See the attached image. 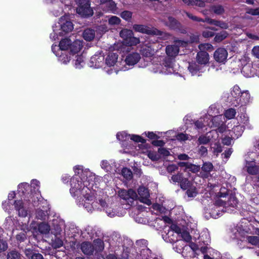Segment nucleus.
Instances as JSON below:
<instances>
[{"mask_svg":"<svg viewBox=\"0 0 259 259\" xmlns=\"http://www.w3.org/2000/svg\"><path fill=\"white\" fill-rule=\"evenodd\" d=\"M74 176L70 179V193L76 197V203L83 206L88 211L92 212L96 207L95 202V189L98 188L101 177L96 176L89 169H83L82 167H74Z\"/></svg>","mask_w":259,"mask_h":259,"instance_id":"obj_1","label":"nucleus"},{"mask_svg":"<svg viewBox=\"0 0 259 259\" xmlns=\"http://www.w3.org/2000/svg\"><path fill=\"white\" fill-rule=\"evenodd\" d=\"M82 48V42L80 40H76L72 42L70 39L65 38L62 39L60 41L59 46L53 45L52 50L53 53H56V51L67 52L68 50L70 51V54L75 55L81 51Z\"/></svg>","mask_w":259,"mask_h":259,"instance_id":"obj_2","label":"nucleus"},{"mask_svg":"<svg viewBox=\"0 0 259 259\" xmlns=\"http://www.w3.org/2000/svg\"><path fill=\"white\" fill-rule=\"evenodd\" d=\"M73 29L72 23L68 16L61 17L57 23L53 26V32L50 34V38L53 40H56L59 36H63L71 31Z\"/></svg>","mask_w":259,"mask_h":259,"instance_id":"obj_3","label":"nucleus"},{"mask_svg":"<svg viewBox=\"0 0 259 259\" xmlns=\"http://www.w3.org/2000/svg\"><path fill=\"white\" fill-rule=\"evenodd\" d=\"M250 94L248 91H241L238 85H235L231 91L230 102L235 107L243 106L249 102Z\"/></svg>","mask_w":259,"mask_h":259,"instance_id":"obj_4","label":"nucleus"},{"mask_svg":"<svg viewBox=\"0 0 259 259\" xmlns=\"http://www.w3.org/2000/svg\"><path fill=\"white\" fill-rule=\"evenodd\" d=\"M224 201L222 199L218 198L215 201L209 204L204 209V217L206 219L212 218H218L224 211H225V208L224 206Z\"/></svg>","mask_w":259,"mask_h":259,"instance_id":"obj_5","label":"nucleus"},{"mask_svg":"<svg viewBox=\"0 0 259 259\" xmlns=\"http://www.w3.org/2000/svg\"><path fill=\"white\" fill-rule=\"evenodd\" d=\"M14 205V208L20 217L25 218L29 214L28 208L24 205V202L21 199L14 200L11 202L9 200H6L2 203L3 208L6 211H9L11 209V205Z\"/></svg>","mask_w":259,"mask_h":259,"instance_id":"obj_6","label":"nucleus"},{"mask_svg":"<svg viewBox=\"0 0 259 259\" xmlns=\"http://www.w3.org/2000/svg\"><path fill=\"white\" fill-rule=\"evenodd\" d=\"M118 55L114 53H109L106 58L105 63L106 66L104 67V71L108 74H111L113 72L116 74L119 70L120 62H117Z\"/></svg>","mask_w":259,"mask_h":259,"instance_id":"obj_7","label":"nucleus"},{"mask_svg":"<svg viewBox=\"0 0 259 259\" xmlns=\"http://www.w3.org/2000/svg\"><path fill=\"white\" fill-rule=\"evenodd\" d=\"M81 249L83 253L87 255L92 254L94 251L100 252L104 249L103 241L97 239L94 241L93 243L89 242H83L81 244Z\"/></svg>","mask_w":259,"mask_h":259,"instance_id":"obj_8","label":"nucleus"},{"mask_svg":"<svg viewBox=\"0 0 259 259\" xmlns=\"http://www.w3.org/2000/svg\"><path fill=\"white\" fill-rule=\"evenodd\" d=\"M141 59L140 55L137 52H132L127 54L124 59L122 60L119 66L120 70L125 71L131 68L136 64Z\"/></svg>","mask_w":259,"mask_h":259,"instance_id":"obj_9","label":"nucleus"},{"mask_svg":"<svg viewBox=\"0 0 259 259\" xmlns=\"http://www.w3.org/2000/svg\"><path fill=\"white\" fill-rule=\"evenodd\" d=\"M152 71L154 73H162L164 74H170L175 72L174 63L170 58H165L162 64L154 65Z\"/></svg>","mask_w":259,"mask_h":259,"instance_id":"obj_10","label":"nucleus"},{"mask_svg":"<svg viewBox=\"0 0 259 259\" xmlns=\"http://www.w3.org/2000/svg\"><path fill=\"white\" fill-rule=\"evenodd\" d=\"M97 203L96 204V207L98 208H95L93 210H94L95 209H103L107 215L112 218L115 216H122L123 215V213L119 212V209H122L119 207H117V206H112L111 205H109L106 204V202L103 200H100L99 202H96Z\"/></svg>","mask_w":259,"mask_h":259,"instance_id":"obj_11","label":"nucleus"},{"mask_svg":"<svg viewBox=\"0 0 259 259\" xmlns=\"http://www.w3.org/2000/svg\"><path fill=\"white\" fill-rule=\"evenodd\" d=\"M120 36L123 39V44L127 46H136L140 43L139 38L133 36V32L131 30H121L120 32Z\"/></svg>","mask_w":259,"mask_h":259,"instance_id":"obj_12","label":"nucleus"},{"mask_svg":"<svg viewBox=\"0 0 259 259\" xmlns=\"http://www.w3.org/2000/svg\"><path fill=\"white\" fill-rule=\"evenodd\" d=\"M76 12L81 17H89L93 14V10L91 8L89 0H78Z\"/></svg>","mask_w":259,"mask_h":259,"instance_id":"obj_13","label":"nucleus"},{"mask_svg":"<svg viewBox=\"0 0 259 259\" xmlns=\"http://www.w3.org/2000/svg\"><path fill=\"white\" fill-rule=\"evenodd\" d=\"M180 233L181 229L176 225H173L170 229L164 235H162L163 239L167 242L173 243L180 240Z\"/></svg>","mask_w":259,"mask_h":259,"instance_id":"obj_14","label":"nucleus"},{"mask_svg":"<svg viewBox=\"0 0 259 259\" xmlns=\"http://www.w3.org/2000/svg\"><path fill=\"white\" fill-rule=\"evenodd\" d=\"M174 41L175 45L168 46L166 48V53L169 57L176 56L179 52V47L181 46L186 47L188 43L187 41L182 40H175Z\"/></svg>","mask_w":259,"mask_h":259,"instance_id":"obj_15","label":"nucleus"},{"mask_svg":"<svg viewBox=\"0 0 259 259\" xmlns=\"http://www.w3.org/2000/svg\"><path fill=\"white\" fill-rule=\"evenodd\" d=\"M156 44L145 43L141 46L140 52L144 57H150L153 56L157 49L155 48Z\"/></svg>","mask_w":259,"mask_h":259,"instance_id":"obj_16","label":"nucleus"},{"mask_svg":"<svg viewBox=\"0 0 259 259\" xmlns=\"http://www.w3.org/2000/svg\"><path fill=\"white\" fill-rule=\"evenodd\" d=\"M210 115H205L203 117L199 118L194 122L195 128L203 132L207 130V126H210Z\"/></svg>","mask_w":259,"mask_h":259,"instance_id":"obj_17","label":"nucleus"},{"mask_svg":"<svg viewBox=\"0 0 259 259\" xmlns=\"http://www.w3.org/2000/svg\"><path fill=\"white\" fill-rule=\"evenodd\" d=\"M65 226V222L63 220L58 219L53 220L52 226V233L55 236L60 235Z\"/></svg>","mask_w":259,"mask_h":259,"instance_id":"obj_18","label":"nucleus"},{"mask_svg":"<svg viewBox=\"0 0 259 259\" xmlns=\"http://www.w3.org/2000/svg\"><path fill=\"white\" fill-rule=\"evenodd\" d=\"M213 57L217 62L225 64L228 57V52L225 49L220 48L214 52Z\"/></svg>","mask_w":259,"mask_h":259,"instance_id":"obj_19","label":"nucleus"},{"mask_svg":"<svg viewBox=\"0 0 259 259\" xmlns=\"http://www.w3.org/2000/svg\"><path fill=\"white\" fill-rule=\"evenodd\" d=\"M138 194L140 196V200L148 205L151 204L150 200L149 199L150 196L148 189L145 187H140L138 190Z\"/></svg>","mask_w":259,"mask_h":259,"instance_id":"obj_20","label":"nucleus"},{"mask_svg":"<svg viewBox=\"0 0 259 259\" xmlns=\"http://www.w3.org/2000/svg\"><path fill=\"white\" fill-rule=\"evenodd\" d=\"M232 233L234 239H241L247 233V231L245 228L241 224H237L236 226L232 229Z\"/></svg>","mask_w":259,"mask_h":259,"instance_id":"obj_21","label":"nucleus"},{"mask_svg":"<svg viewBox=\"0 0 259 259\" xmlns=\"http://www.w3.org/2000/svg\"><path fill=\"white\" fill-rule=\"evenodd\" d=\"M134 29L138 32L146 33L148 34H161V32L157 29H151L150 28L143 25L136 24L133 26Z\"/></svg>","mask_w":259,"mask_h":259,"instance_id":"obj_22","label":"nucleus"},{"mask_svg":"<svg viewBox=\"0 0 259 259\" xmlns=\"http://www.w3.org/2000/svg\"><path fill=\"white\" fill-rule=\"evenodd\" d=\"M118 196L124 200L136 199L138 197V195L135 191L132 189H129L128 191L125 190H119L118 191Z\"/></svg>","mask_w":259,"mask_h":259,"instance_id":"obj_23","label":"nucleus"},{"mask_svg":"<svg viewBox=\"0 0 259 259\" xmlns=\"http://www.w3.org/2000/svg\"><path fill=\"white\" fill-rule=\"evenodd\" d=\"M72 56L73 58V65L76 69H80L83 67L85 64L84 57L82 54L80 53V51L75 54V55L70 54Z\"/></svg>","mask_w":259,"mask_h":259,"instance_id":"obj_24","label":"nucleus"},{"mask_svg":"<svg viewBox=\"0 0 259 259\" xmlns=\"http://www.w3.org/2000/svg\"><path fill=\"white\" fill-rule=\"evenodd\" d=\"M223 200L224 201V206L225 208V211L231 212L233 211V209L229 207L234 208L237 206L238 204V201L234 195H230L227 202L225 200Z\"/></svg>","mask_w":259,"mask_h":259,"instance_id":"obj_25","label":"nucleus"},{"mask_svg":"<svg viewBox=\"0 0 259 259\" xmlns=\"http://www.w3.org/2000/svg\"><path fill=\"white\" fill-rule=\"evenodd\" d=\"M104 60V57L101 54H95L91 58L90 65L91 67L99 68L102 66Z\"/></svg>","mask_w":259,"mask_h":259,"instance_id":"obj_26","label":"nucleus"},{"mask_svg":"<svg viewBox=\"0 0 259 259\" xmlns=\"http://www.w3.org/2000/svg\"><path fill=\"white\" fill-rule=\"evenodd\" d=\"M244 168L250 175H256L259 172V165H256L254 161H246Z\"/></svg>","mask_w":259,"mask_h":259,"instance_id":"obj_27","label":"nucleus"},{"mask_svg":"<svg viewBox=\"0 0 259 259\" xmlns=\"http://www.w3.org/2000/svg\"><path fill=\"white\" fill-rule=\"evenodd\" d=\"M54 54L58 57V61L62 64H67L70 61L71 55L68 56L67 52L59 50V52L56 51Z\"/></svg>","mask_w":259,"mask_h":259,"instance_id":"obj_28","label":"nucleus"},{"mask_svg":"<svg viewBox=\"0 0 259 259\" xmlns=\"http://www.w3.org/2000/svg\"><path fill=\"white\" fill-rule=\"evenodd\" d=\"M205 21L206 22L209 24L218 26L222 29H226L229 27L228 24L223 21L217 20L215 19H212L208 17L205 18Z\"/></svg>","mask_w":259,"mask_h":259,"instance_id":"obj_29","label":"nucleus"},{"mask_svg":"<svg viewBox=\"0 0 259 259\" xmlns=\"http://www.w3.org/2000/svg\"><path fill=\"white\" fill-rule=\"evenodd\" d=\"M197 62L202 65H205L209 62V55L206 51H200L196 57Z\"/></svg>","mask_w":259,"mask_h":259,"instance_id":"obj_30","label":"nucleus"},{"mask_svg":"<svg viewBox=\"0 0 259 259\" xmlns=\"http://www.w3.org/2000/svg\"><path fill=\"white\" fill-rule=\"evenodd\" d=\"M217 135V132L215 131H210L206 134V135L201 136L199 137L198 142L199 144H206L211 139V138Z\"/></svg>","mask_w":259,"mask_h":259,"instance_id":"obj_31","label":"nucleus"},{"mask_svg":"<svg viewBox=\"0 0 259 259\" xmlns=\"http://www.w3.org/2000/svg\"><path fill=\"white\" fill-rule=\"evenodd\" d=\"M213 167V165L211 162H204L201 167L203 171V172L201 173L202 176L205 178H208L209 176V173L212 170Z\"/></svg>","mask_w":259,"mask_h":259,"instance_id":"obj_32","label":"nucleus"},{"mask_svg":"<svg viewBox=\"0 0 259 259\" xmlns=\"http://www.w3.org/2000/svg\"><path fill=\"white\" fill-rule=\"evenodd\" d=\"M224 117L222 115L215 116L213 117L210 115V120H209V122H210L211 125L209 126V127H217L220 126V125L222 124V122H224V121H222V119Z\"/></svg>","mask_w":259,"mask_h":259,"instance_id":"obj_33","label":"nucleus"},{"mask_svg":"<svg viewBox=\"0 0 259 259\" xmlns=\"http://www.w3.org/2000/svg\"><path fill=\"white\" fill-rule=\"evenodd\" d=\"M241 72L246 77H251L253 75V70L250 64L244 65L242 68Z\"/></svg>","mask_w":259,"mask_h":259,"instance_id":"obj_34","label":"nucleus"},{"mask_svg":"<svg viewBox=\"0 0 259 259\" xmlns=\"http://www.w3.org/2000/svg\"><path fill=\"white\" fill-rule=\"evenodd\" d=\"M188 70L192 75H200V67L196 63H190L188 66Z\"/></svg>","mask_w":259,"mask_h":259,"instance_id":"obj_35","label":"nucleus"},{"mask_svg":"<svg viewBox=\"0 0 259 259\" xmlns=\"http://www.w3.org/2000/svg\"><path fill=\"white\" fill-rule=\"evenodd\" d=\"M95 36V31L91 29H85L83 33L84 39L87 41L92 40Z\"/></svg>","mask_w":259,"mask_h":259,"instance_id":"obj_36","label":"nucleus"},{"mask_svg":"<svg viewBox=\"0 0 259 259\" xmlns=\"http://www.w3.org/2000/svg\"><path fill=\"white\" fill-rule=\"evenodd\" d=\"M166 25L171 29H176L179 28L180 23L174 18L168 17Z\"/></svg>","mask_w":259,"mask_h":259,"instance_id":"obj_37","label":"nucleus"},{"mask_svg":"<svg viewBox=\"0 0 259 259\" xmlns=\"http://www.w3.org/2000/svg\"><path fill=\"white\" fill-rule=\"evenodd\" d=\"M217 29L214 27H208L205 28L202 32V36L205 38L212 37L214 35L213 31H217Z\"/></svg>","mask_w":259,"mask_h":259,"instance_id":"obj_38","label":"nucleus"},{"mask_svg":"<svg viewBox=\"0 0 259 259\" xmlns=\"http://www.w3.org/2000/svg\"><path fill=\"white\" fill-rule=\"evenodd\" d=\"M63 245L62 240L57 236H55L54 239L52 240V246L55 249L60 248Z\"/></svg>","mask_w":259,"mask_h":259,"instance_id":"obj_39","label":"nucleus"},{"mask_svg":"<svg viewBox=\"0 0 259 259\" xmlns=\"http://www.w3.org/2000/svg\"><path fill=\"white\" fill-rule=\"evenodd\" d=\"M51 230L50 226L46 223H41L38 225V230L41 234H47Z\"/></svg>","mask_w":259,"mask_h":259,"instance_id":"obj_40","label":"nucleus"},{"mask_svg":"<svg viewBox=\"0 0 259 259\" xmlns=\"http://www.w3.org/2000/svg\"><path fill=\"white\" fill-rule=\"evenodd\" d=\"M228 35L229 34L227 31H222L215 35L214 39L216 42H221L227 38Z\"/></svg>","mask_w":259,"mask_h":259,"instance_id":"obj_41","label":"nucleus"},{"mask_svg":"<svg viewBox=\"0 0 259 259\" xmlns=\"http://www.w3.org/2000/svg\"><path fill=\"white\" fill-rule=\"evenodd\" d=\"M116 138L119 141L123 142L130 140V135L127 134L125 132H122L117 134Z\"/></svg>","mask_w":259,"mask_h":259,"instance_id":"obj_42","label":"nucleus"},{"mask_svg":"<svg viewBox=\"0 0 259 259\" xmlns=\"http://www.w3.org/2000/svg\"><path fill=\"white\" fill-rule=\"evenodd\" d=\"M236 112L233 108H229L225 111L224 112V116L228 119L234 118Z\"/></svg>","mask_w":259,"mask_h":259,"instance_id":"obj_43","label":"nucleus"},{"mask_svg":"<svg viewBox=\"0 0 259 259\" xmlns=\"http://www.w3.org/2000/svg\"><path fill=\"white\" fill-rule=\"evenodd\" d=\"M244 131V127L241 125H238L233 127V132L235 134L234 138H238L241 136Z\"/></svg>","mask_w":259,"mask_h":259,"instance_id":"obj_44","label":"nucleus"},{"mask_svg":"<svg viewBox=\"0 0 259 259\" xmlns=\"http://www.w3.org/2000/svg\"><path fill=\"white\" fill-rule=\"evenodd\" d=\"M107 7L106 11H110L113 13H115L116 11V4L112 0H110L108 3L106 5Z\"/></svg>","mask_w":259,"mask_h":259,"instance_id":"obj_45","label":"nucleus"},{"mask_svg":"<svg viewBox=\"0 0 259 259\" xmlns=\"http://www.w3.org/2000/svg\"><path fill=\"white\" fill-rule=\"evenodd\" d=\"M210 9L217 15H221L225 12L223 7L220 5L212 6Z\"/></svg>","mask_w":259,"mask_h":259,"instance_id":"obj_46","label":"nucleus"},{"mask_svg":"<svg viewBox=\"0 0 259 259\" xmlns=\"http://www.w3.org/2000/svg\"><path fill=\"white\" fill-rule=\"evenodd\" d=\"M247 240L252 245L259 246V237L254 236H247Z\"/></svg>","mask_w":259,"mask_h":259,"instance_id":"obj_47","label":"nucleus"},{"mask_svg":"<svg viewBox=\"0 0 259 259\" xmlns=\"http://www.w3.org/2000/svg\"><path fill=\"white\" fill-rule=\"evenodd\" d=\"M121 174L126 180H131L133 177V174L131 169L126 167L122 169Z\"/></svg>","mask_w":259,"mask_h":259,"instance_id":"obj_48","label":"nucleus"},{"mask_svg":"<svg viewBox=\"0 0 259 259\" xmlns=\"http://www.w3.org/2000/svg\"><path fill=\"white\" fill-rule=\"evenodd\" d=\"M120 19L119 17L112 16L108 19V23L111 25H117L120 23Z\"/></svg>","mask_w":259,"mask_h":259,"instance_id":"obj_49","label":"nucleus"},{"mask_svg":"<svg viewBox=\"0 0 259 259\" xmlns=\"http://www.w3.org/2000/svg\"><path fill=\"white\" fill-rule=\"evenodd\" d=\"M48 215V212L46 211L38 209L36 212V218L37 219L45 220Z\"/></svg>","mask_w":259,"mask_h":259,"instance_id":"obj_50","label":"nucleus"},{"mask_svg":"<svg viewBox=\"0 0 259 259\" xmlns=\"http://www.w3.org/2000/svg\"><path fill=\"white\" fill-rule=\"evenodd\" d=\"M182 238L186 242H189L191 240V237L189 233L186 231H182L180 233V238Z\"/></svg>","mask_w":259,"mask_h":259,"instance_id":"obj_51","label":"nucleus"},{"mask_svg":"<svg viewBox=\"0 0 259 259\" xmlns=\"http://www.w3.org/2000/svg\"><path fill=\"white\" fill-rule=\"evenodd\" d=\"M211 148L213 150V152L217 154L222 151L221 145L219 142H215L211 144Z\"/></svg>","mask_w":259,"mask_h":259,"instance_id":"obj_52","label":"nucleus"},{"mask_svg":"<svg viewBox=\"0 0 259 259\" xmlns=\"http://www.w3.org/2000/svg\"><path fill=\"white\" fill-rule=\"evenodd\" d=\"M29 188V185L27 183H23L18 185V191L24 194L27 189Z\"/></svg>","mask_w":259,"mask_h":259,"instance_id":"obj_53","label":"nucleus"},{"mask_svg":"<svg viewBox=\"0 0 259 259\" xmlns=\"http://www.w3.org/2000/svg\"><path fill=\"white\" fill-rule=\"evenodd\" d=\"M31 187L33 189L34 192L38 191L40 187V182L36 179L32 180L31 181Z\"/></svg>","mask_w":259,"mask_h":259,"instance_id":"obj_54","label":"nucleus"},{"mask_svg":"<svg viewBox=\"0 0 259 259\" xmlns=\"http://www.w3.org/2000/svg\"><path fill=\"white\" fill-rule=\"evenodd\" d=\"M8 259H21V256L19 253L13 250L8 254Z\"/></svg>","mask_w":259,"mask_h":259,"instance_id":"obj_55","label":"nucleus"},{"mask_svg":"<svg viewBox=\"0 0 259 259\" xmlns=\"http://www.w3.org/2000/svg\"><path fill=\"white\" fill-rule=\"evenodd\" d=\"M180 184L181 188L184 190L187 189L190 186L189 181L187 179L184 178L183 177L182 178V180H181Z\"/></svg>","mask_w":259,"mask_h":259,"instance_id":"obj_56","label":"nucleus"},{"mask_svg":"<svg viewBox=\"0 0 259 259\" xmlns=\"http://www.w3.org/2000/svg\"><path fill=\"white\" fill-rule=\"evenodd\" d=\"M199 49L200 51L212 50L213 47L209 44H202L199 45Z\"/></svg>","mask_w":259,"mask_h":259,"instance_id":"obj_57","label":"nucleus"},{"mask_svg":"<svg viewBox=\"0 0 259 259\" xmlns=\"http://www.w3.org/2000/svg\"><path fill=\"white\" fill-rule=\"evenodd\" d=\"M148 156L153 161L158 160L160 158L159 154L153 151H149L148 153Z\"/></svg>","mask_w":259,"mask_h":259,"instance_id":"obj_58","label":"nucleus"},{"mask_svg":"<svg viewBox=\"0 0 259 259\" xmlns=\"http://www.w3.org/2000/svg\"><path fill=\"white\" fill-rule=\"evenodd\" d=\"M101 167L102 169L108 171L111 169V165L109 162L106 160H103L101 162Z\"/></svg>","mask_w":259,"mask_h":259,"instance_id":"obj_59","label":"nucleus"},{"mask_svg":"<svg viewBox=\"0 0 259 259\" xmlns=\"http://www.w3.org/2000/svg\"><path fill=\"white\" fill-rule=\"evenodd\" d=\"M132 16V13L128 11H125L122 12L120 16L124 20L126 21H128L130 20Z\"/></svg>","mask_w":259,"mask_h":259,"instance_id":"obj_60","label":"nucleus"},{"mask_svg":"<svg viewBox=\"0 0 259 259\" xmlns=\"http://www.w3.org/2000/svg\"><path fill=\"white\" fill-rule=\"evenodd\" d=\"M130 140L134 141L136 142L144 143L145 140L143 139L141 136L135 135H130Z\"/></svg>","mask_w":259,"mask_h":259,"instance_id":"obj_61","label":"nucleus"},{"mask_svg":"<svg viewBox=\"0 0 259 259\" xmlns=\"http://www.w3.org/2000/svg\"><path fill=\"white\" fill-rule=\"evenodd\" d=\"M182 174L181 173H178L177 175H173L171 178V180L174 183H179L180 182L181 180H182Z\"/></svg>","mask_w":259,"mask_h":259,"instance_id":"obj_62","label":"nucleus"},{"mask_svg":"<svg viewBox=\"0 0 259 259\" xmlns=\"http://www.w3.org/2000/svg\"><path fill=\"white\" fill-rule=\"evenodd\" d=\"M176 139L179 141H185L189 140V136L187 134L180 133L176 136Z\"/></svg>","mask_w":259,"mask_h":259,"instance_id":"obj_63","label":"nucleus"},{"mask_svg":"<svg viewBox=\"0 0 259 259\" xmlns=\"http://www.w3.org/2000/svg\"><path fill=\"white\" fill-rule=\"evenodd\" d=\"M158 154L159 155H162L164 157L168 156L170 155V153L168 150L164 148H160L158 150Z\"/></svg>","mask_w":259,"mask_h":259,"instance_id":"obj_64","label":"nucleus"}]
</instances>
